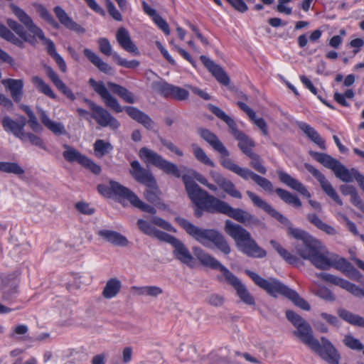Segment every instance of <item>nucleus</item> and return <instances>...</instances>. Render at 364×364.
<instances>
[{
  "label": "nucleus",
  "instance_id": "1",
  "mask_svg": "<svg viewBox=\"0 0 364 364\" xmlns=\"http://www.w3.org/2000/svg\"><path fill=\"white\" fill-rule=\"evenodd\" d=\"M246 194L255 206L264 210L267 213L288 228V234L298 240L294 245L296 253L304 259L309 260L311 262L322 246L321 242L305 230L293 228L291 221L287 218L284 217L255 193L247 191Z\"/></svg>",
  "mask_w": 364,
  "mask_h": 364
},
{
  "label": "nucleus",
  "instance_id": "2",
  "mask_svg": "<svg viewBox=\"0 0 364 364\" xmlns=\"http://www.w3.org/2000/svg\"><path fill=\"white\" fill-rule=\"evenodd\" d=\"M286 317L296 328L293 334L302 343L328 363L339 364L340 355L328 339L322 337L320 343L314 337L312 328L309 323L294 311L287 310Z\"/></svg>",
  "mask_w": 364,
  "mask_h": 364
},
{
  "label": "nucleus",
  "instance_id": "3",
  "mask_svg": "<svg viewBox=\"0 0 364 364\" xmlns=\"http://www.w3.org/2000/svg\"><path fill=\"white\" fill-rule=\"evenodd\" d=\"M198 133L214 151L220 154V164L223 168L233 172L245 181L252 179L255 183L267 192L273 191L274 186L269 180L254 173L248 168H243L236 164L230 158V151L216 134L209 129L204 128L198 129Z\"/></svg>",
  "mask_w": 364,
  "mask_h": 364
},
{
  "label": "nucleus",
  "instance_id": "4",
  "mask_svg": "<svg viewBox=\"0 0 364 364\" xmlns=\"http://www.w3.org/2000/svg\"><path fill=\"white\" fill-rule=\"evenodd\" d=\"M193 250L194 255L203 266L212 269H219L222 272V276H218L217 279L223 282L224 279L228 284L236 290L237 295L243 303L250 306L255 304L254 297L249 292L246 287L227 267L200 247H195L193 248Z\"/></svg>",
  "mask_w": 364,
  "mask_h": 364
},
{
  "label": "nucleus",
  "instance_id": "5",
  "mask_svg": "<svg viewBox=\"0 0 364 364\" xmlns=\"http://www.w3.org/2000/svg\"><path fill=\"white\" fill-rule=\"evenodd\" d=\"M177 223L197 242L208 248L216 247L225 255H229L231 248L224 235L215 229H204L193 225L189 220L178 217Z\"/></svg>",
  "mask_w": 364,
  "mask_h": 364
},
{
  "label": "nucleus",
  "instance_id": "6",
  "mask_svg": "<svg viewBox=\"0 0 364 364\" xmlns=\"http://www.w3.org/2000/svg\"><path fill=\"white\" fill-rule=\"evenodd\" d=\"M90 85L101 97L105 105L117 113L123 110L134 120L141 124L146 129L152 130L155 127L154 122L149 115L134 107L126 106L122 107L118 100L108 91L103 82H97L93 78L89 80Z\"/></svg>",
  "mask_w": 364,
  "mask_h": 364
},
{
  "label": "nucleus",
  "instance_id": "7",
  "mask_svg": "<svg viewBox=\"0 0 364 364\" xmlns=\"http://www.w3.org/2000/svg\"><path fill=\"white\" fill-rule=\"evenodd\" d=\"M225 232L236 242L238 250L250 257L264 258L267 252L258 245L251 234L244 228L227 220L225 224Z\"/></svg>",
  "mask_w": 364,
  "mask_h": 364
},
{
  "label": "nucleus",
  "instance_id": "8",
  "mask_svg": "<svg viewBox=\"0 0 364 364\" xmlns=\"http://www.w3.org/2000/svg\"><path fill=\"white\" fill-rule=\"evenodd\" d=\"M245 273L258 287L265 290L271 296L275 297L277 294H282L301 309L306 311L310 310L311 306L306 301L302 299L296 291L289 288L279 280L274 278L265 279L248 269L245 270Z\"/></svg>",
  "mask_w": 364,
  "mask_h": 364
},
{
  "label": "nucleus",
  "instance_id": "9",
  "mask_svg": "<svg viewBox=\"0 0 364 364\" xmlns=\"http://www.w3.org/2000/svg\"><path fill=\"white\" fill-rule=\"evenodd\" d=\"M186 191L191 200L196 205L195 215L197 218L203 215V210L210 213H219L215 206L218 204L215 200L222 201L218 198L210 195L206 191L202 189L192 178L187 175L182 176Z\"/></svg>",
  "mask_w": 364,
  "mask_h": 364
},
{
  "label": "nucleus",
  "instance_id": "10",
  "mask_svg": "<svg viewBox=\"0 0 364 364\" xmlns=\"http://www.w3.org/2000/svg\"><path fill=\"white\" fill-rule=\"evenodd\" d=\"M309 154L318 162L323 164L325 167L332 170L336 177L343 182L351 183L355 180L360 186L363 181H364V176L357 169L355 168H352L350 169L347 168L339 161L328 154L313 151H311Z\"/></svg>",
  "mask_w": 364,
  "mask_h": 364
},
{
  "label": "nucleus",
  "instance_id": "11",
  "mask_svg": "<svg viewBox=\"0 0 364 364\" xmlns=\"http://www.w3.org/2000/svg\"><path fill=\"white\" fill-rule=\"evenodd\" d=\"M10 8L18 21L28 28L29 32L34 36V38L38 37L43 41L46 46L48 53L52 58L58 54L53 41L46 38L42 29L33 23L32 18L22 9L13 4L10 5Z\"/></svg>",
  "mask_w": 364,
  "mask_h": 364
},
{
  "label": "nucleus",
  "instance_id": "12",
  "mask_svg": "<svg viewBox=\"0 0 364 364\" xmlns=\"http://www.w3.org/2000/svg\"><path fill=\"white\" fill-rule=\"evenodd\" d=\"M311 263L318 269L328 270L331 267H334L343 273L351 264L345 258L338 257L335 255L330 254L328 251H325L322 246Z\"/></svg>",
  "mask_w": 364,
  "mask_h": 364
},
{
  "label": "nucleus",
  "instance_id": "13",
  "mask_svg": "<svg viewBox=\"0 0 364 364\" xmlns=\"http://www.w3.org/2000/svg\"><path fill=\"white\" fill-rule=\"evenodd\" d=\"M139 156L146 164L153 165L166 174L172 175L176 178L181 177V171L175 164L164 159L153 150L142 147L139 151Z\"/></svg>",
  "mask_w": 364,
  "mask_h": 364
},
{
  "label": "nucleus",
  "instance_id": "14",
  "mask_svg": "<svg viewBox=\"0 0 364 364\" xmlns=\"http://www.w3.org/2000/svg\"><path fill=\"white\" fill-rule=\"evenodd\" d=\"M215 201L218 203L215 204V208L222 214L226 215L249 228L259 227L263 225L259 218L245 210L234 208L225 201L216 200Z\"/></svg>",
  "mask_w": 364,
  "mask_h": 364
},
{
  "label": "nucleus",
  "instance_id": "15",
  "mask_svg": "<svg viewBox=\"0 0 364 364\" xmlns=\"http://www.w3.org/2000/svg\"><path fill=\"white\" fill-rule=\"evenodd\" d=\"M65 151L63 153L64 159L69 163L77 162L84 168L89 169L92 173L98 175L101 167L92 159L81 154L78 150L68 144H64Z\"/></svg>",
  "mask_w": 364,
  "mask_h": 364
},
{
  "label": "nucleus",
  "instance_id": "16",
  "mask_svg": "<svg viewBox=\"0 0 364 364\" xmlns=\"http://www.w3.org/2000/svg\"><path fill=\"white\" fill-rule=\"evenodd\" d=\"M85 102L89 105L92 113V117L102 127H109L112 129H117L120 123L107 109L97 105L93 101L85 99Z\"/></svg>",
  "mask_w": 364,
  "mask_h": 364
},
{
  "label": "nucleus",
  "instance_id": "17",
  "mask_svg": "<svg viewBox=\"0 0 364 364\" xmlns=\"http://www.w3.org/2000/svg\"><path fill=\"white\" fill-rule=\"evenodd\" d=\"M113 188L118 194L122 196L123 198L129 200V203L135 208H137L139 210L151 215L156 213V210L154 207L143 202L133 191H132L128 188L122 185L114 183Z\"/></svg>",
  "mask_w": 364,
  "mask_h": 364
},
{
  "label": "nucleus",
  "instance_id": "18",
  "mask_svg": "<svg viewBox=\"0 0 364 364\" xmlns=\"http://www.w3.org/2000/svg\"><path fill=\"white\" fill-rule=\"evenodd\" d=\"M153 87L161 95L179 101L185 100L189 96V92L186 90L166 82H154Z\"/></svg>",
  "mask_w": 364,
  "mask_h": 364
},
{
  "label": "nucleus",
  "instance_id": "19",
  "mask_svg": "<svg viewBox=\"0 0 364 364\" xmlns=\"http://www.w3.org/2000/svg\"><path fill=\"white\" fill-rule=\"evenodd\" d=\"M305 168L314 176L319 182L322 190L325 193L333 199L340 205H343V201L333 188L331 183L326 179L325 176L317 168L309 164H304Z\"/></svg>",
  "mask_w": 364,
  "mask_h": 364
},
{
  "label": "nucleus",
  "instance_id": "20",
  "mask_svg": "<svg viewBox=\"0 0 364 364\" xmlns=\"http://www.w3.org/2000/svg\"><path fill=\"white\" fill-rule=\"evenodd\" d=\"M316 276L318 278H320L326 282H330L334 285L338 286L346 289V291L350 292L354 296H364V288L360 289L355 284L350 283V282L344 279L324 272L316 273Z\"/></svg>",
  "mask_w": 364,
  "mask_h": 364
},
{
  "label": "nucleus",
  "instance_id": "21",
  "mask_svg": "<svg viewBox=\"0 0 364 364\" xmlns=\"http://www.w3.org/2000/svg\"><path fill=\"white\" fill-rule=\"evenodd\" d=\"M316 276L318 278H320L326 282H330L334 285L338 286L346 289V291L350 292L354 296H364V288L360 289L355 284L350 283V282L344 279L324 272L316 273Z\"/></svg>",
  "mask_w": 364,
  "mask_h": 364
},
{
  "label": "nucleus",
  "instance_id": "22",
  "mask_svg": "<svg viewBox=\"0 0 364 364\" xmlns=\"http://www.w3.org/2000/svg\"><path fill=\"white\" fill-rule=\"evenodd\" d=\"M1 124L6 132H11L21 141L26 142V132H24V127L26 124V119L24 117H21L19 120L17 122L11 117L6 116L3 117Z\"/></svg>",
  "mask_w": 364,
  "mask_h": 364
},
{
  "label": "nucleus",
  "instance_id": "23",
  "mask_svg": "<svg viewBox=\"0 0 364 364\" xmlns=\"http://www.w3.org/2000/svg\"><path fill=\"white\" fill-rule=\"evenodd\" d=\"M20 279L15 274H11L2 277V300L11 301L16 297L18 292V288Z\"/></svg>",
  "mask_w": 364,
  "mask_h": 364
},
{
  "label": "nucleus",
  "instance_id": "24",
  "mask_svg": "<svg viewBox=\"0 0 364 364\" xmlns=\"http://www.w3.org/2000/svg\"><path fill=\"white\" fill-rule=\"evenodd\" d=\"M209 174L215 183L227 194L232 198L240 199L242 193L236 188L235 184L220 173L211 170Z\"/></svg>",
  "mask_w": 364,
  "mask_h": 364
},
{
  "label": "nucleus",
  "instance_id": "25",
  "mask_svg": "<svg viewBox=\"0 0 364 364\" xmlns=\"http://www.w3.org/2000/svg\"><path fill=\"white\" fill-rule=\"evenodd\" d=\"M130 165L131 169L129 173L135 181L144 186L151 183H154V180L156 179L152 173L142 167L138 161H132Z\"/></svg>",
  "mask_w": 364,
  "mask_h": 364
},
{
  "label": "nucleus",
  "instance_id": "26",
  "mask_svg": "<svg viewBox=\"0 0 364 364\" xmlns=\"http://www.w3.org/2000/svg\"><path fill=\"white\" fill-rule=\"evenodd\" d=\"M171 245L173 247V256L181 263L193 267L194 258L188 247L177 238L175 239Z\"/></svg>",
  "mask_w": 364,
  "mask_h": 364
},
{
  "label": "nucleus",
  "instance_id": "27",
  "mask_svg": "<svg viewBox=\"0 0 364 364\" xmlns=\"http://www.w3.org/2000/svg\"><path fill=\"white\" fill-rule=\"evenodd\" d=\"M116 39L119 45L126 51L135 55L140 54L138 48L132 41L130 34L126 28L121 27L117 30Z\"/></svg>",
  "mask_w": 364,
  "mask_h": 364
},
{
  "label": "nucleus",
  "instance_id": "28",
  "mask_svg": "<svg viewBox=\"0 0 364 364\" xmlns=\"http://www.w3.org/2000/svg\"><path fill=\"white\" fill-rule=\"evenodd\" d=\"M97 235L114 246L125 247L129 244L128 239L121 233L110 230H100Z\"/></svg>",
  "mask_w": 364,
  "mask_h": 364
},
{
  "label": "nucleus",
  "instance_id": "29",
  "mask_svg": "<svg viewBox=\"0 0 364 364\" xmlns=\"http://www.w3.org/2000/svg\"><path fill=\"white\" fill-rule=\"evenodd\" d=\"M277 174L281 182L286 184L291 189L299 192L304 197L308 198H311V193L308 191L306 186L297 179L282 171H278Z\"/></svg>",
  "mask_w": 364,
  "mask_h": 364
},
{
  "label": "nucleus",
  "instance_id": "30",
  "mask_svg": "<svg viewBox=\"0 0 364 364\" xmlns=\"http://www.w3.org/2000/svg\"><path fill=\"white\" fill-rule=\"evenodd\" d=\"M200 58L218 82L224 85H228L230 83L229 77L221 67L216 65L212 60L205 55H201Z\"/></svg>",
  "mask_w": 364,
  "mask_h": 364
},
{
  "label": "nucleus",
  "instance_id": "31",
  "mask_svg": "<svg viewBox=\"0 0 364 364\" xmlns=\"http://www.w3.org/2000/svg\"><path fill=\"white\" fill-rule=\"evenodd\" d=\"M208 107L212 113H213L218 118L220 119L227 124L230 129V133L235 138L242 133V132L237 129L235 120L228 116L223 109L212 104H209Z\"/></svg>",
  "mask_w": 364,
  "mask_h": 364
},
{
  "label": "nucleus",
  "instance_id": "32",
  "mask_svg": "<svg viewBox=\"0 0 364 364\" xmlns=\"http://www.w3.org/2000/svg\"><path fill=\"white\" fill-rule=\"evenodd\" d=\"M1 83L10 91L11 96L15 102H18L23 97L24 82L21 79H5Z\"/></svg>",
  "mask_w": 364,
  "mask_h": 364
},
{
  "label": "nucleus",
  "instance_id": "33",
  "mask_svg": "<svg viewBox=\"0 0 364 364\" xmlns=\"http://www.w3.org/2000/svg\"><path fill=\"white\" fill-rule=\"evenodd\" d=\"M37 111L42 124L48 130L56 135H63L66 133L64 125L62 123L52 121L44 109L38 107Z\"/></svg>",
  "mask_w": 364,
  "mask_h": 364
},
{
  "label": "nucleus",
  "instance_id": "34",
  "mask_svg": "<svg viewBox=\"0 0 364 364\" xmlns=\"http://www.w3.org/2000/svg\"><path fill=\"white\" fill-rule=\"evenodd\" d=\"M53 11L60 23L65 28L80 33L85 32V29L75 22L62 7L59 6H55Z\"/></svg>",
  "mask_w": 364,
  "mask_h": 364
},
{
  "label": "nucleus",
  "instance_id": "35",
  "mask_svg": "<svg viewBox=\"0 0 364 364\" xmlns=\"http://www.w3.org/2000/svg\"><path fill=\"white\" fill-rule=\"evenodd\" d=\"M46 74L49 79L53 82L55 86L62 92L68 99L74 100L75 96L73 92L69 89L65 84L60 79L57 73L50 67H46Z\"/></svg>",
  "mask_w": 364,
  "mask_h": 364
},
{
  "label": "nucleus",
  "instance_id": "36",
  "mask_svg": "<svg viewBox=\"0 0 364 364\" xmlns=\"http://www.w3.org/2000/svg\"><path fill=\"white\" fill-rule=\"evenodd\" d=\"M84 55L87 59L95 65L101 72L106 74H112L113 69L107 63L104 62L95 53L89 48H85Z\"/></svg>",
  "mask_w": 364,
  "mask_h": 364
},
{
  "label": "nucleus",
  "instance_id": "37",
  "mask_svg": "<svg viewBox=\"0 0 364 364\" xmlns=\"http://www.w3.org/2000/svg\"><path fill=\"white\" fill-rule=\"evenodd\" d=\"M298 126L301 130L321 149L325 150L326 149L325 141L321 138L320 134L310 125L304 122H299Z\"/></svg>",
  "mask_w": 364,
  "mask_h": 364
},
{
  "label": "nucleus",
  "instance_id": "38",
  "mask_svg": "<svg viewBox=\"0 0 364 364\" xmlns=\"http://www.w3.org/2000/svg\"><path fill=\"white\" fill-rule=\"evenodd\" d=\"M107 85L114 94L117 95L125 102L133 104L136 102L134 95L126 87L112 82H108Z\"/></svg>",
  "mask_w": 364,
  "mask_h": 364
},
{
  "label": "nucleus",
  "instance_id": "39",
  "mask_svg": "<svg viewBox=\"0 0 364 364\" xmlns=\"http://www.w3.org/2000/svg\"><path fill=\"white\" fill-rule=\"evenodd\" d=\"M306 218L311 224L314 225L318 230L324 232L327 235H336L337 232H336V229L333 226L322 221V220L316 214L309 213L306 215Z\"/></svg>",
  "mask_w": 364,
  "mask_h": 364
},
{
  "label": "nucleus",
  "instance_id": "40",
  "mask_svg": "<svg viewBox=\"0 0 364 364\" xmlns=\"http://www.w3.org/2000/svg\"><path fill=\"white\" fill-rule=\"evenodd\" d=\"M122 287L121 282L117 278L109 279L102 291V296L105 299L114 297L120 291Z\"/></svg>",
  "mask_w": 364,
  "mask_h": 364
},
{
  "label": "nucleus",
  "instance_id": "41",
  "mask_svg": "<svg viewBox=\"0 0 364 364\" xmlns=\"http://www.w3.org/2000/svg\"><path fill=\"white\" fill-rule=\"evenodd\" d=\"M7 24L9 27L12 29L21 38L23 39V41L32 44L34 43V36L28 35L23 26L18 23L17 21L12 19H8Z\"/></svg>",
  "mask_w": 364,
  "mask_h": 364
},
{
  "label": "nucleus",
  "instance_id": "42",
  "mask_svg": "<svg viewBox=\"0 0 364 364\" xmlns=\"http://www.w3.org/2000/svg\"><path fill=\"white\" fill-rule=\"evenodd\" d=\"M275 192L278 196L286 203L292 205L296 208H300L302 205L300 199L296 195H294L291 193L281 188H276Z\"/></svg>",
  "mask_w": 364,
  "mask_h": 364
},
{
  "label": "nucleus",
  "instance_id": "43",
  "mask_svg": "<svg viewBox=\"0 0 364 364\" xmlns=\"http://www.w3.org/2000/svg\"><path fill=\"white\" fill-rule=\"evenodd\" d=\"M33 6L42 19L51 25L54 28H59V23L55 20L52 14L43 5L35 3Z\"/></svg>",
  "mask_w": 364,
  "mask_h": 364
},
{
  "label": "nucleus",
  "instance_id": "44",
  "mask_svg": "<svg viewBox=\"0 0 364 364\" xmlns=\"http://www.w3.org/2000/svg\"><path fill=\"white\" fill-rule=\"evenodd\" d=\"M270 244L272 247L278 252V254L289 264H296L299 259V258L290 253L288 250L282 247L275 240H271Z\"/></svg>",
  "mask_w": 364,
  "mask_h": 364
},
{
  "label": "nucleus",
  "instance_id": "45",
  "mask_svg": "<svg viewBox=\"0 0 364 364\" xmlns=\"http://www.w3.org/2000/svg\"><path fill=\"white\" fill-rule=\"evenodd\" d=\"M132 289L139 296L157 297L164 293V290L157 286L133 287Z\"/></svg>",
  "mask_w": 364,
  "mask_h": 364
},
{
  "label": "nucleus",
  "instance_id": "46",
  "mask_svg": "<svg viewBox=\"0 0 364 364\" xmlns=\"http://www.w3.org/2000/svg\"><path fill=\"white\" fill-rule=\"evenodd\" d=\"M339 316L350 324L364 328V318L354 314L346 309L338 310Z\"/></svg>",
  "mask_w": 364,
  "mask_h": 364
},
{
  "label": "nucleus",
  "instance_id": "47",
  "mask_svg": "<svg viewBox=\"0 0 364 364\" xmlns=\"http://www.w3.org/2000/svg\"><path fill=\"white\" fill-rule=\"evenodd\" d=\"M0 37L19 48L24 47L25 41L16 37L8 28H6L3 24L0 25Z\"/></svg>",
  "mask_w": 364,
  "mask_h": 364
},
{
  "label": "nucleus",
  "instance_id": "48",
  "mask_svg": "<svg viewBox=\"0 0 364 364\" xmlns=\"http://www.w3.org/2000/svg\"><path fill=\"white\" fill-rule=\"evenodd\" d=\"M238 143V147L240 150L245 154L248 155L252 152V149L255 147V144L253 140H252L248 136H247L245 133L240 134L239 136L235 137Z\"/></svg>",
  "mask_w": 364,
  "mask_h": 364
},
{
  "label": "nucleus",
  "instance_id": "49",
  "mask_svg": "<svg viewBox=\"0 0 364 364\" xmlns=\"http://www.w3.org/2000/svg\"><path fill=\"white\" fill-rule=\"evenodd\" d=\"M146 190L144 191L145 198L151 203H156L159 200L160 190L157 185L156 181L154 180V183L146 185Z\"/></svg>",
  "mask_w": 364,
  "mask_h": 364
},
{
  "label": "nucleus",
  "instance_id": "50",
  "mask_svg": "<svg viewBox=\"0 0 364 364\" xmlns=\"http://www.w3.org/2000/svg\"><path fill=\"white\" fill-rule=\"evenodd\" d=\"M32 82L36 85L38 90L52 99H56L57 96L52 90L49 85L46 83L44 80L38 76H33Z\"/></svg>",
  "mask_w": 364,
  "mask_h": 364
},
{
  "label": "nucleus",
  "instance_id": "51",
  "mask_svg": "<svg viewBox=\"0 0 364 364\" xmlns=\"http://www.w3.org/2000/svg\"><path fill=\"white\" fill-rule=\"evenodd\" d=\"M192 147L193 155L199 162L213 168L215 166V162L208 156L202 148L196 144H193Z\"/></svg>",
  "mask_w": 364,
  "mask_h": 364
},
{
  "label": "nucleus",
  "instance_id": "52",
  "mask_svg": "<svg viewBox=\"0 0 364 364\" xmlns=\"http://www.w3.org/2000/svg\"><path fill=\"white\" fill-rule=\"evenodd\" d=\"M113 150V146L103 139H97L94 144V151L97 157H102Z\"/></svg>",
  "mask_w": 364,
  "mask_h": 364
},
{
  "label": "nucleus",
  "instance_id": "53",
  "mask_svg": "<svg viewBox=\"0 0 364 364\" xmlns=\"http://www.w3.org/2000/svg\"><path fill=\"white\" fill-rule=\"evenodd\" d=\"M0 171L16 175H22L25 172L17 163L5 161L0 162Z\"/></svg>",
  "mask_w": 364,
  "mask_h": 364
},
{
  "label": "nucleus",
  "instance_id": "54",
  "mask_svg": "<svg viewBox=\"0 0 364 364\" xmlns=\"http://www.w3.org/2000/svg\"><path fill=\"white\" fill-rule=\"evenodd\" d=\"M355 93L352 89L347 90L343 94L339 92H335L333 95V99L339 105L343 107H349L350 104L347 102L346 99L351 100L354 97Z\"/></svg>",
  "mask_w": 364,
  "mask_h": 364
},
{
  "label": "nucleus",
  "instance_id": "55",
  "mask_svg": "<svg viewBox=\"0 0 364 364\" xmlns=\"http://www.w3.org/2000/svg\"><path fill=\"white\" fill-rule=\"evenodd\" d=\"M247 156L251 159L250 164L255 170L262 174H266L267 168L262 164V160L258 154L252 151Z\"/></svg>",
  "mask_w": 364,
  "mask_h": 364
},
{
  "label": "nucleus",
  "instance_id": "56",
  "mask_svg": "<svg viewBox=\"0 0 364 364\" xmlns=\"http://www.w3.org/2000/svg\"><path fill=\"white\" fill-rule=\"evenodd\" d=\"M113 60L116 61V63L122 66V67H124L126 68H137L139 65H140V63L139 60H126L125 58H122L119 56V55L114 52L113 53Z\"/></svg>",
  "mask_w": 364,
  "mask_h": 364
},
{
  "label": "nucleus",
  "instance_id": "57",
  "mask_svg": "<svg viewBox=\"0 0 364 364\" xmlns=\"http://www.w3.org/2000/svg\"><path fill=\"white\" fill-rule=\"evenodd\" d=\"M114 183H117L118 185H121L118 182H116V181H110L109 182V186H107L105 185H103V184H100V185H98L97 186V189H98V191L103 196H109L112 193H113L114 196H118V197H120V198H123V196L118 194L113 188V186H114Z\"/></svg>",
  "mask_w": 364,
  "mask_h": 364
},
{
  "label": "nucleus",
  "instance_id": "58",
  "mask_svg": "<svg viewBox=\"0 0 364 364\" xmlns=\"http://www.w3.org/2000/svg\"><path fill=\"white\" fill-rule=\"evenodd\" d=\"M343 343L352 350H361L363 349V345L360 341L350 335L345 336Z\"/></svg>",
  "mask_w": 364,
  "mask_h": 364
},
{
  "label": "nucleus",
  "instance_id": "59",
  "mask_svg": "<svg viewBox=\"0 0 364 364\" xmlns=\"http://www.w3.org/2000/svg\"><path fill=\"white\" fill-rule=\"evenodd\" d=\"M99 49L100 52L107 56L112 55L113 57L112 46L109 40L106 38H100L97 41Z\"/></svg>",
  "mask_w": 364,
  "mask_h": 364
},
{
  "label": "nucleus",
  "instance_id": "60",
  "mask_svg": "<svg viewBox=\"0 0 364 364\" xmlns=\"http://www.w3.org/2000/svg\"><path fill=\"white\" fill-rule=\"evenodd\" d=\"M27 139L29 141V142L32 145L38 146L44 150L47 149L45 143L43 142V139L40 136H38L33 133L28 132V133H26V141Z\"/></svg>",
  "mask_w": 364,
  "mask_h": 364
},
{
  "label": "nucleus",
  "instance_id": "61",
  "mask_svg": "<svg viewBox=\"0 0 364 364\" xmlns=\"http://www.w3.org/2000/svg\"><path fill=\"white\" fill-rule=\"evenodd\" d=\"M137 226L139 229L145 235L151 236L154 232L155 228L149 222L143 220L139 219L137 220Z\"/></svg>",
  "mask_w": 364,
  "mask_h": 364
},
{
  "label": "nucleus",
  "instance_id": "62",
  "mask_svg": "<svg viewBox=\"0 0 364 364\" xmlns=\"http://www.w3.org/2000/svg\"><path fill=\"white\" fill-rule=\"evenodd\" d=\"M151 236L155 237L161 241L167 242L168 243H169L171 245L173 243V242L176 239L175 237H173L165 232L157 230L156 228H155L154 232L152 233Z\"/></svg>",
  "mask_w": 364,
  "mask_h": 364
},
{
  "label": "nucleus",
  "instance_id": "63",
  "mask_svg": "<svg viewBox=\"0 0 364 364\" xmlns=\"http://www.w3.org/2000/svg\"><path fill=\"white\" fill-rule=\"evenodd\" d=\"M106 6L109 15L116 21H122V16L116 9L114 4L110 0H106Z\"/></svg>",
  "mask_w": 364,
  "mask_h": 364
},
{
  "label": "nucleus",
  "instance_id": "64",
  "mask_svg": "<svg viewBox=\"0 0 364 364\" xmlns=\"http://www.w3.org/2000/svg\"><path fill=\"white\" fill-rule=\"evenodd\" d=\"M159 141L164 146H166L168 150L173 152L176 155L179 156H182L183 155V151L171 141L165 139L162 137H159Z\"/></svg>",
  "mask_w": 364,
  "mask_h": 364
}]
</instances>
